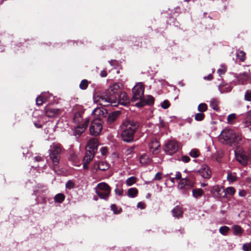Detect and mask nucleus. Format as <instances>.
Listing matches in <instances>:
<instances>
[{
  "label": "nucleus",
  "mask_w": 251,
  "mask_h": 251,
  "mask_svg": "<svg viewBox=\"0 0 251 251\" xmlns=\"http://www.w3.org/2000/svg\"><path fill=\"white\" fill-rule=\"evenodd\" d=\"M119 88V85L117 83L110 86L100 96L98 100L100 104L104 106H116L117 101L116 93Z\"/></svg>",
  "instance_id": "obj_1"
},
{
  "label": "nucleus",
  "mask_w": 251,
  "mask_h": 251,
  "mask_svg": "<svg viewBox=\"0 0 251 251\" xmlns=\"http://www.w3.org/2000/svg\"><path fill=\"white\" fill-rule=\"evenodd\" d=\"M62 147L60 144L53 143L50 146L49 151L50 158L52 161L53 170L55 171L59 164Z\"/></svg>",
  "instance_id": "obj_2"
},
{
  "label": "nucleus",
  "mask_w": 251,
  "mask_h": 251,
  "mask_svg": "<svg viewBox=\"0 0 251 251\" xmlns=\"http://www.w3.org/2000/svg\"><path fill=\"white\" fill-rule=\"evenodd\" d=\"M95 191L100 199L107 201L111 193V188L107 183L101 182L95 188Z\"/></svg>",
  "instance_id": "obj_3"
},
{
  "label": "nucleus",
  "mask_w": 251,
  "mask_h": 251,
  "mask_svg": "<svg viewBox=\"0 0 251 251\" xmlns=\"http://www.w3.org/2000/svg\"><path fill=\"white\" fill-rule=\"evenodd\" d=\"M139 126L138 122L133 121L126 120V142L133 140L134 135Z\"/></svg>",
  "instance_id": "obj_4"
},
{
  "label": "nucleus",
  "mask_w": 251,
  "mask_h": 251,
  "mask_svg": "<svg viewBox=\"0 0 251 251\" xmlns=\"http://www.w3.org/2000/svg\"><path fill=\"white\" fill-rule=\"evenodd\" d=\"M234 152L236 159L239 163L244 166L248 164L249 156L247 151L242 148L238 147L235 150Z\"/></svg>",
  "instance_id": "obj_5"
},
{
  "label": "nucleus",
  "mask_w": 251,
  "mask_h": 251,
  "mask_svg": "<svg viewBox=\"0 0 251 251\" xmlns=\"http://www.w3.org/2000/svg\"><path fill=\"white\" fill-rule=\"evenodd\" d=\"M234 134L235 133L231 129H224L220 135V140L223 144L232 145Z\"/></svg>",
  "instance_id": "obj_6"
},
{
  "label": "nucleus",
  "mask_w": 251,
  "mask_h": 251,
  "mask_svg": "<svg viewBox=\"0 0 251 251\" xmlns=\"http://www.w3.org/2000/svg\"><path fill=\"white\" fill-rule=\"evenodd\" d=\"M102 129V126L100 119H95L92 121L89 127L90 133L92 135L98 136L101 132Z\"/></svg>",
  "instance_id": "obj_7"
},
{
  "label": "nucleus",
  "mask_w": 251,
  "mask_h": 251,
  "mask_svg": "<svg viewBox=\"0 0 251 251\" xmlns=\"http://www.w3.org/2000/svg\"><path fill=\"white\" fill-rule=\"evenodd\" d=\"M144 86L142 83L136 84L132 88L133 97L132 100H136L143 98L144 93Z\"/></svg>",
  "instance_id": "obj_8"
},
{
  "label": "nucleus",
  "mask_w": 251,
  "mask_h": 251,
  "mask_svg": "<svg viewBox=\"0 0 251 251\" xmlns=\"http://www.w3.org/2000/svg\"><path fill=\"white\" fill-rule=\"evenodd\" d=\"M177 150V143L174 141H169L164 148V151L168 154H172L175 153Z\"/></svg>",
  "instance_id": "obj_9"
},
{
  "label": "nucleus",
  "mask_w": 251,
  "mask_h": 251,
  "mask_svg": "<svg viewBox=\"0 0 251 251\" xmlns=\"http://www.w3.org/2000/svg\"><path fill=\"white\" fill-rule=\"evenodd\" d=\"M198 173L203 178L208 179L211 177V171L208 166L206 164L201 165Z\"/></svg>",
  "instance_id": "obj_10"
},
{
  "label": "nucleus",
  "mask_w": 251,
  "mask_h": 251,
  "mask_svg": "<svg viewBox=\"0 0 251 251\" xmlns=\"http://www.w3.org/2000/svg\"><path fill=\"white\" fill-rule=\"evenodd\" d=\"M89 123V119L86 118L84 122L82 124L78 125L75 128L74 134L75 136L79 137L85 130Z\"/></svg>",
  "instance_id": "obj_11"
},
{
  "label": "nucleus",
  "mask_w": 251,
  "mask_h": 251,
  "mask_svg": "<svg viewBox=\"0 0 251 251\" xmlns=\"http://www.w3.org/2000/svg\"><path fill=\"white\" fill-rule=\"evenodd\" d=\"M92 114L97 116L98 117L96 119H100L101 121L102 119L107 117L108 112L106 109L98 107L93 111Z\"/></svg>",
  "instance_id": "obj_12"
},
{
  "label": "nucleus",
  "mask_w": 251,
  "mask_h": 251,
  "mask_svg": "<svg viewBox=\"0 0 251 251\" xmlns=\"http://www.w3.org/2000/svg\"><path fill=\"white\" fill-rule=\"evenodd\" d=\"M45 114L48 117H56L62 112V110L58 108H53L46 107L45 108Z\"/></svg>",
  "instance_id": "obj_13"
},
{
  "label": "nucleus",
  "mask_w": 251,
  "mask_h": 251,
  "mask_svg": "<svg viewBox=\"0 0 251 251\" xmlns=\"http://www.w3.org/2000/svg\"><path fill=\"white\" fill-rule=\"evenodd\" d=\"M94 156V153L92 151H86L85 155L83 158V168L84 169H87L88 168V165L92 160Z\"/></svg>",
  "instance_id": "obj_14"
},
{
  "label": "nucleus",
  "mask_w": 251,
  "mask_h": 251,
  "mask_svg": "<svg viewBox=\"0 0 251 251\" xmlns=\"http://www.w3.org/2000/svg\"><path fill=\"white\" fill-rule=\"evenodd\" d=\"M98 146V140L96 138H92L87 143V148L89 149V150H87V151H92V152L95 153L97 150Z\"/></svg>",
  "instance_id": "obj_15"
},
{
  "label": "nucleus",
  "mask_w": 251,
  "mask_h": 251,
  "mask_svg": "<svg viewBox=\"0 0 251 251\" xmlns=\"http://www.w3.org/2000/svg\"><path fill=\"white\" fill-rule=\"evenodd\" d=\"M160 144L159 142L156 140H152L150 145H149V148L150 150V151L154 154H157L159 153V148H160Z\"/></svg>",
  "instance_id": "obj_16"
},
{
  "label": "nucleus",
  "mask_w": 251,
  "mask_h": 251,
  "mask_svg": "<svg viewBox=\"0 0 251 251\" xmlns=\"http://www.w3.org/2000/svg\"><path fill=\"white\" fill-rule=\"evenodd\" d=\"M237 78L238 82L242 84H245L246 83L247 81L249 80L250 76L249 75V72H245L239 74Z\"/></svg>",
  "instance_id": "obj_17"
},
{
  "label": "nucleus",
  "mask_w": 251,
  "mask_h": 251,
  "mask_svg": "<svg viewBox=\"0 0 251 251\" xmlns=\"http://www.w3.org/2000/svg\"><path fill=\"white\" fill-rule=\"evenodd\" d=\"M120 114V112L119 111H116L109 114H108L107 117L105 118L107 122L109 124L113 123L117 119Z\"/></svg>",
  "instance_id": "obj_18"
},
{
  "label": "nucleus",
  "mask_w": 251,
  "mask_h": 251,
  "mask_svg": "<svg viewBox=\"0 0 251 251\" xmlns=\"http://www.w3.org/2000/svg\"><path fill=\"white\" fill-rule=\"evenodd\" d=\"M109 167V164L103 161L96 162L94 166V169H99L101 171L107 170Z\"/></svg>",
  "instance_id": "obj_19"
},
{
  "label": "nucleus",
  "mask_w": 251,
  "mask_h": 251,
  "mask_svg": "<svg viewBox=\"0 0 251 251\" xmlns=\"http://www.w3.org/2000/svg\"><path fill=\"white\" fill-rule=\"evenodd\" d=\"M173 216L174 217L179 218L182 217L183 211L181 207L176 206L172 210Z\"/></svg>",
  "instance_id": "obj_20"
},
{
  "label": "nucleus",
  "mask_w": 251,
  "mask_h": 251,
  "mask_svg": "<svg viewBox=\"0 0 251 251\" xmlns=\"http://www.w3.org/2000/svg\"><path fill=\"white\" fill-rule=\"evenodd\" d=\"M243 124L245 127L251 126V112L247 113Z\"/></svg>",
  "instance_id": "obj_21"
},
{
  "label": "nucleus",
  "mask_w": 251,
  "mask_h": 251,
  "mask_svg": "<svg viewBox=\"0 0 251 251\" xmlns=\"http://www.w3.org/2000/svg\"><path fill=\"white\" fill-rule=\"evenodd\" d=\"M119 134H120L121 137L124 141H126V125L124 121L122 125L120 126L118 130Z\"/></svg>",
  "instance_id": "obj_22"
},
{
  "label": "nucleus",
  "mask_w": 251,
  "mask_h": 251,
  "mask_svg": "<svg viewBox=\"0 0 251 251\" xmlns=\"http://www.w3.org/2000/svg\"><path fill=\"white\" fill-rule=\"evenodd\" d=\"M233 142L232 143V145H230L231 146L236 147L238 145H240L242 142V138L241 136L239 134H236L235 133L234 135V137L233 138Z\"/></svg>",
  "instance_id": "obj_23"
},
{
  "label": "nucleus",
  "mask_w": 251,
  "mask_h": 251,
  "mask_svg": "<svg viewBox=\"0 0 251 251\" xmlns=\"http://www.w3.org/2000/svg\"><path fill=\"white\" fill-rule=\"evenodd\" d=\"M151 162V159L146 154H142L140 158V162L143 165L149 164Z\"/></svg>",
  "instance_id": "obj_24"
},
{
  "label": "nucleus",
  "mask_w": 251,
  "mask_h": 251,
  "mask_svg": "<svg viewBox=\"0 0 251 251\" xmlns=\"http://www.w3.org/2000/svg\"><path fill=\"white\" fill-rule=\"evenodd\" d=\"M203 194L204 192L203 190L201 188L194 189L192 190L193 196L196 199L202 197Z\"/></svg>",
  "instance_id": "obj_25"
},
{
  "label": "nucleus",
  "mask_w": 251,
  "mask_h": 251,
  "mask_svg": "<svg viewBox=\"0 0 251 251\" xmlns=\"http://www.w3.org/2000/svg\"><path fill=\"white\" fill-rule=\"evenodd\" d=\"M232 229L233 230V234L237 236H241L244 231L243 229L240 226L237 225L233 226Z\"/></svg>",
  "instance_id": "obj_26"
},
{
  "label": "nucleus",
  "mask_w": 251,
  "mask_h": 251,
  "mask_svg": "<svg viewBox=\"0 0 251 251\" xmlns=\"http://www.w3.org/2000/svg\"><path fill=\"white\" fill-rule=\"evenodd\" d=\"M184 179L186 180V186L190 188H192L194 186L195 180L192 176L190 175L188 177H185Z\"/></svg>",
  "instance_id": "obj_27"
},
{
  "label": "nucleus",
  "mask_w": 251,
  "mask_h": 251,
  "mask_svg": "<svg viewBox=\"0 0 251 251\" xmlns=\"http://www.w3.org/2000/svg\"><path fill=\"white\" fill-rule=\"evenodd\" d=\"M65 199V195L62 193H58L54 197V201L55 202L61 203L63 202Z\"/></svg>",
  "instance_id": "obj_28"
},
{
  "label": "nucleus",
  "mask_w": 251,
  "mask_h": 251,
  "mask_svg": "<svg viewBox=\"0 0 251 251\" xmlns=\"http://www.w3.org/2000/svg\"><path fill=\"white\" fill-rule=\"evenodd\" d=\"M236 56L237 58L242 62H244L246 60V53L242 50L237 51Z\"/></svg>",
  "instance_id": "obj_29"
},
{
  "label": "nucleus",
  "mask_w": 251,
  "mask_h": 251,
  "mask_svg": "<svg viewBox=\"0 0 251 251\" xmlns=\"http://www.w3.org/2000/svg\"><path fill=\"white\" fill-rule=\"evenodd\" d=\"M138 194V190L136 188H131L127 191V195L130 198L135 197Z\"/></svg>",
  "instance_id": "obj_30"
},
{
  "label": "nucleus",
  "mask_w": 251,
  "mask_h": 251,
  "mask_svg": "<svg viewBox=\"0 0 251 251\" xmlns=\"http://www.w3.org/2000/svg\"><path fill=\"white\" fill-rule=\"evenodd\" d=\"M73 120L75 123L81 122L82 121V114L80 112L75 113L74 115Z\"/></svg>",
  "instance_id": "obj_31"
},
{
  "label": "nucleus",
  "mask_w": 251,
  "mask_h": 251,
  "mask_svg": "<svg viewBox=\"0 0 251 251\" xmlns=\"http://www.w3.org/2000/svg\"><path fill=\"white\" fill-rule=\"evenodd\" d=\"M237 177L234 173H229L227 176V180L229 182H233L236 181Z\"/></svg>",
  "instance_id": "obj_32"
},
{
  "label": "nucleus",
  "mask_w": 251,
  "mask_h": 251,
  "mask_svg": "<svg viewBox=\"0 0 251 251\" xmlns=\"http://www.w3.org/2000/svg\"><path fill=\"white\" fill-rule=\"evenodd\" d=\"M225 195H233L235 193V189L232 187H228L225 190Z\"/></svg>",
  "instance_id": "obj_33"
},
{
  "label": "nucleus",
  "mask_w": 251,
  "mask_h": 251,
  "mask_svg": "<svg viewBox=\"0 0 251 251\" xmlns=\"http://www.w3.org/2000/svg\"><path fill=\"white\" fill-rule=\"evenodd\" d=\"M198 109L200 112H204L207 110V105L205 103H201L198 105Z\"/></svg>",
  "instance_id": "obj_34"
},
{
  "label": "nucleus",
  "mask_w": 251,
  "mask_h": 251,
  "mask_svg": "<svg viewBox=\"0 0 251 251\" xmlns=\"http://www.w3.org/2000/svg\"><path fill=\"white\" fill-rule=\"evenodd\" d=\"M218 101L216 99H212L210 101V106L214 110L218 109Z\"/></svg>",
  "instance_id": "obj_35"
},
{
  "label": "nucleus",
  "mask_w": 251,
  "mask_h": 251,
  "mask_svg": "<svg viewBox=\"0 0 251 251\" xmlns=\"http://www.w3.org/2000/svg\"><path fill=\"white\" fill-rule=\"evenodd\" d=\"M115 192L116 195L121 196L123 194V190L121 188V184L119 183L116 185V188L115 189Z\"/></svg>",
  "instance_id": "obj_36"
},
{
  "label": "nucleus",
  "mask_w": 251,
  "mask_h": 251,
  "mask_svg": "<svg viewBox=\"0 0 251 251\" xmlns=\"http://www.w3.org/2000/svg\"><path fill=\"white\" fill-rule=\"evenodd\" d=\"M236 116L234 113L229 114L227 118V123L229 124H233L234 123V120L236 119Z\"/></svg>",
  "instance_id": "obj_37"
},
{
  "label": "nucleus",
  "mask_w": 251,
  "mask_h": 251,
  "mask_svg": "<svg viewBox=\"0 0 251 251\" xmlns=\"http://www.w3.org/2000/svg\"><path fill=\"white\" fill-rule=\"evenodd\" d=\"M143 99L145 100L146 104L150 105L154 103V99L151 96H148L147 98Z\"/></svg>",
  "instance_id": "obj_38"
},
{
  "label": "nucleus",
  "mask_w": 251,
  "mask_h": 251,
  "mask_svg": "<svg viewBox=\"0 0 251 251\" xmlns=\"http://www.w3.org/2000/svg\"><path fill=\"white\" fill-rule=\"evenodd\" d=\"M111 209L113 211L115 214H120L122 211L121 208H118L114 204L111 205Z\"/></svg>",
  "instance_id": "obj_39"
},
{
  "label": "nucleus",
  "mask_w": 251,
  "mask_h": 251,
  "mask_svg": "<svg viewBox=\"0 0 251 251\" xmlns=\"http://www.w3.org/2000/svg\"><path fill=\"white\" fill-rule=\"evenodd\" d=\"M229 228L227 226H223L220 228L219 232L222 235H226L228 233Z\"/></svg>",
  "instance_id": "obj_40"
},
{
  "label": "nucleus",
  "mask_w": 251,
  "mask_h": 251,
  "mask_svg": "<svg viewBox=\"0 0 251 251\" xmlns=\"http://www.w3.org/2000/svg\"><path fill=\"white\" fill-rule=\"evenodd\" d=\"M88 85V81L86 79H83L80 84H79V88L82 90H85Z\"/></svg>",
  "instance_id": "obj_41"
},
{
  "label": "nucleus",
  "mask_w": 251,
  "mask_h": 251,
  "mask_svg": "<svg viewBox=\"0 0 251 251\" xmlns=\"http://www.w3.org/2000/svg\"><path fill=\"white\" fill-rule=\"evenodd\" d=\"M205 117V115L201 113H198L195 114V119L197 121H201L204 119Z\"/></svg>",
  "instance_id": "obj_42"
},
{
  "label": "nucleus",
  "mask_w": 251,
  "mask_h": 251,
  "mask_svg": "<svg viewBox=\"0 0 251 251\" xmlns=\"http://www.w3.org/2000/svg\"><path fill=\"white\" fill-rule=\"evenodd\" d=\"M189 154L191 157L196 158L199 156V152L198 150L195 149L190 151Z\"/></svg>",
  "instance_id": "obj_43"
},
{
  "label": "nucleus",
  "mask_w": 251,
  "mask_h": 251,
  "mask_svg": "<svg viewBox=\"0 0 251 251\" xmlns=\"http://www.w3.org/2000/svg\"><path fill=\"white\" fill-rule=\"evenodd\" d=\"M244 99L246 101H251V90H248L246 91L244 96Z\"/></svg>",
  "instance_id": "obj_44"
},
{
  "label": "nucleus",
  "mask_w": 251,
  "mask_h": 251,
  "mask_svg": "<svg viewBox=\"0 0 251 251\" xmlns=\"http://www.w3.org/2000/svg\"><path fill=\"white\" fill-rule=\"evenodd\" d=\"M136 180V177L134 176L130 177L126 179V185H131L134 184Z\"/></svg>",
  "instance_id": "obj_45"
},
{
  "label": "nucleus",
  "mask_w": 251,
  "mask_h": 251,
  "mask_svg": "<svg viewBox=\"0 0 251 251\" xmlns=\"http://www.w3.org/2000/svg\"><path fill=\"white\" fill-rule=\"evenodd\" d=\"M186 180L184 178L181 179L178 183V187L181 189H184L185 186H186Z\"/></svg>",
  "instance_id": "obj_46"
},
{
  "label": "nucleus",
  "mask_w": 251,
  "mask_h": 251,
  "mask_svg": "<svg viewBox=\"0 0 251 251\" xmlns=\"http://www.w3.org/2000/svg\"><path fill=\"white\" fill-rule=\"evenodd\" d=\"M45 101V100L42 96H38L36 100V102L37 105H42Z\"/></svg>",
  "instance_id": "obj_47"
},
{
  "label": "nucleus",
  "mask_w": 251,
  "mask_h": 251,
  "mask_svg": "<svg viewBox=\"0 0 251 251\" xmlns=\"http://www.w3.org/2000/svg\"><path fill=\"white\" fill-rule=\"evenodd\" d=\"M74 187V183L71 180H69L66 183V188L67 189H71Z\"/></svg>",
  "instance_id": "obj_48"
},
{
  "label": "nucleus",
  "mask_w": 251,
  "mask_h": 251,
  "mask_svg": "<svg viewBox=\"0 0 251 251\" xmlns=\"http://www.w3.org/2000/svg\"><path fill=\"white\" fill-rule=\"evenodd\" d=\"M140 100V101L138 102H137L135 104V105L138 107H142L146 105V102H145V100L143 99V98Z\"/></svg>",
  "instance_id": "obj_49"
},
{
  "label": "nucleus",
  "mask_w": 251,
  "mask_h": 251,
  "mask_svg": "<svg viewBox=\"0 0 251 251\" xmlns=\"http://www.w3.org/2000/svg\"><path fill=\"white\" fill-rule=\"evenodd\" d=\"M170 106L169 102L167 100H165L161 104V107L163 109H167Z\"/></svg>",
  "instance_id": "obj_50"
},
{
  "label": "nucleus",
  "mask_w": 251,
  "mask_h": 251,
  "mask_svg": "<svg viewBox=\"0 0 251 251\" xmlns=\"http://www.w3.org/2000/svg\"><path fill=\"white\" fill-rule=\"evenodd\" d=\"M100 151L103 155H105L108 151V149L106 147H102L100 148Z\"/></svg>",
  "instance_id": "obj_51"
},
{
  "label": "nucleus",
  "mask_w": 251,
  "mask_h": 251,
  "mask_svg": "<svg viewBox=\"0 0 251 251\" xmlns=\"http://www.w3.org/2000/svg\"><path fill=\"white\" fill-rule=\"evenodd\" d=\"M162 178V173L158 172L156 174L154 179L156 180H160Z\"/></svg>",
  "instance_id": "obj_52"
},
{
  "label": "nucleus",
  "mask_w": 251,
  "mask_h": 251,
  "mask_svg": "<svg viewBox=\"0 0 251 251\" xmlns=\"http://www.w3.org/2000/svg\"><path fill=\"white\" fill-rule=\"evenodd\" d=\"M181 160L184 163H188L190 161V158L188 156L184 155L181 157Z\"/></svg>",
  "instance_id": "obj_53"
},
{
  "label": "nucleus",
  "mask_w": 251,
  "mask_h": 251,
  "mask_svg": "<svg viewBox=\"0 0 251 251\" xmlns=\"http://www.w3.org/2000/svg\"><path fill=\"white\" fill-rule=\"evenodd\" d=\"M226 71V70L225 68H220L217 71V73L219 74V75H222L224 74Z\"/></svg>",
  "instance_id": "obj_54"
},
{
  "label": "nucleus",
  "mask_w": 251,
  "mask_h": 251,
  "mask_svg": "<svg viewBox=\"0 0 251 251\" xmlns=\"http://www.w3.org/2000/svg\"><path fill=\"white\" fill-rule=\"evenodd\" d=\"M158 126L160 127H164L165 126V122L161 117H159V123L158 124Z\"/></svg>",
  "instance_id": "obj_55"
},
{
  "label": "nucleus",
  "mask_w": 251,
  "mask_h": 251,
  "mask_svg": "<svg viewBox=\"0 0 251 251\" xmlns=\"http://www.w3.org/2000/svg\"><path fill=\"white\" fill-rule=\"evenodd\" d=\"M145 204L142 202H139L137 204V207L140 208L141 209L145 208Z\"/></svg>",
  "instance_id": "obj_56"
},
{
  "label": "nucleus",
  "mask_w": 251,
  "mask_h": 251,
  "mask_svg": "<svg viewBox=\"0 0 251 251\" xmlns=\"http://www.w3.org/2000/svg\"><path fill=\"white\" fill-rule=\"evenodd\" d=\"M107 74L106 71L104 70H103L100 72V75L102 77H106L107 76Z\"/></svg>",
  "instance_id": "obj_57"
},
{
  "label": "nucleus",
  "mask_w": 251,
  "mask_h": 251,
  "mask_svg": "<svg viewBox=\"0 0 251 251\" xmlns=\"http://www.w3.org/2000/svg\"><path fill=\"white\" fill-rule=\"evenodd\" d=\"M122 96V95L120 96V100H119L118 103H119L120 104H122L123 105H126V101H125V100H121V98Z\"/></svg>",
  "instance_id": "obj_58"
},
{
  "label": "nucleus",
  "mask_w": 251,
  "mask_h": 251,
  "mask_svg": "<svg viewBox=\"0 0 251 251\" xmlns=\"http://www.w3.org/2000/svg\"><path fill=\"white\" fill-rule=\"evenodd\" d=\"M246 192L244 190H241L239 192V195L241 197H244L246 196Z\"/></svg>",
  "instance_id": "obj_59"
},
{
  "label": "nucleus",
  "mask_w": 251,
  "mask_h": 251,
  "mask_svg": "<svg viewBox=\"0 0 251 251\" xmlns=\"http://www.w3.org/2000/svg\"><path fill=\"white\" fill-rule=\"evenodd\" d=\"M181 177V174L179 172H177L175 178L176 179H180Z\"/></svg>",
  "instance_id": "obj_60"
},
{
  "label": "nucleus",
  "mask_w": 251,
  "mask_h": 251,
  "mask_svg": "<svg viewBox=\"0 0 251 251\" xmlns=\"http://www.w3.org/2000/svg\"><path fill=\"white\" fill-rule=\"evenodd\" d=\"M134 146H132L131 147H130V148L129 149H128V150H126V155L131 153L132 152V151H133V150L134 149Z\"/></svg>",
  "instance_id": "obj_61"
},
{
  "label": "nucleus",
  "mask_w": 251,
  "mask_h": 251,
  "mask_svg": "<svg viewBox=\"0 0 251 251\" xmlns=\"http://www.w3.org/2000/svg\"><path fill=\"white\" fill-rule=\"evenodd\" d=\"M204 79H207V80H211L212 79V75L210 74L207 76H204Z\"/></svg>",
  "instance_id": "obj_62"
},
{
  "label": "nucleus",
  "mask_w": 251,
  "mask_h": 251,
  "mask_svg": "<svg viewBox=\"0 0 251 251\" xmlns=\"http://www.w3.org/2000/svg\"><path fill=\"white\" fill-rule=\"evenodd\" d=\"M34 159L36 161H40L42 160V158L40 156H36V157H35Z\"/></svg>",
  "instance_id": "obj_63"
},
{
  "label": "nucleus",
  "mask_w": 251,
  "mask_h": 251,
  "mask_svg": "<svg viewBox=\"0 0 251 251\" xmlns=\"http://www.w3.org/2000/svg\"><path fill=\"white\" fill-rule=\"evenodd\" d=\"M34 124V126H35L36 127H37V128H41V127H42V125H40V124H37V123H35Z\"/></svg>",
  "instance_id": "obj_64"
}]
</instances>
